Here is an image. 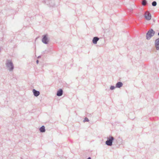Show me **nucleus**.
<instances>
[{
	"label": "nucleus",
	"mask_w": 159,
	"mask_h": 159,
	"mask_svg": "<svg viewBox=\"0 0 159 159\" xmlns=\"http://www.w3.org/2000/svg\"><path fill=\"white\" fill-rule=\"evenodd\" d=\"M37 63H38V60H37Z\"/></svg>",
	"instance_id": "nucleus-17"
},
{
	"label": "nucleus",
	"mask_w": 159,
	"mask_h": 159,
	"mask_svg": "<svg viewBox=\"0 0 159 159\" xmlns=\"http://www.w3.org/2000/svg\"><path fill=\"white\" fill-rule=\"evenodd\" d=\"M155 46L157 50L159 49V38L157 39L155 42Z\"/></svg>",
	"instance_id": "nucleus-5"
},
{
	"label": "nucleus",
	"mask_w": 159,
	"mask_h": 159,
	"mask_svg": "<svg viewBox=\"0 0 159 159\" xmlns=\"http://www.w3.org/2000/svg\"><path fill=\"white\" fill-rule=\"evenodd\" d=\"M89 120V119H88V118H85L84 119V122H88V121Z\"/></svg>",
	"instance_id": "nucleus-14"
},
{
	"label": "nucleus",
	"mask_w": 159,
	"mask_h": 159,
	"mask_svg": "<svg viewBox=\"0 0 159 159\" xmlns=\"http://www.w3.org/2000/svg\"><path fill=\"white\" fill-rule=\"evenodd\" d=\"M123 84L121 82H119L117 83L116 85V87L117 88H120L122 86Z\"/></svg>",
	"instance_id": "nucleus-10"
},
{
	"label": "nucleus",
	"mask_w": 159,
	"mask_h": 159,
	"mask_svg": "<svg viewBox=\"0 0 159 159\" xmlns=\"http://www.w3.org/2000/svg\"><path fill=\"white\" fill-rule=\"evenodd\" d=\"M39 130L41 132H44L45 131V129L44 126H42L39 129Z\"/></svg>",
	"instance_id": "nucleus-11"
},
{
	"label": "nucleus",
	"mask_w": 159,
	"mask_h": 159,
	"mask_svg": "<svg viewBox=\"0 0 159 159\" xmlns=\"http://www.w3.org/2000/svg\"><path fill=\"white\" fill-rule=\"evenodd\" d=\"M63 93V91L61 89H60L59 90L57 93V95L58 96H61L62 95Z\"/></svg>",
	"instance_id": "nucleus-9"
},
{
	"label": "nucleus",
	"mask_w": 159,
	"mask_h": 159,
	"mask_svg": "<svg viewBox=\"0 0 159 159\" xmlns=\"http://www.w3.org/2000/svg\"><path fill=\"white\" fill-rule=\"evenodd\" d=\"M114 138L112 137H110L108 138V140H107L106 142L107 145L108 146H111L112 145L113 140Z\"/></svg>",
	"instance_id": "nucleus-2"
},
{
	"label": "nucleus",
	"mask_w": 159,
	"mask_h": 159,
	"mask_svg": "<svg viewBox=\"0 0 159 159\" xmlns=\"http://www.w3.org/2000/svg\"><path fill=\"white\" fill-rule=\"evenodd\" d=\"M152 5L153 6H155L157 5V2L155 1H154L152 2Z\"/></svg>",
	"instance_id": "nucleus-13"
},
{
	"label": "nucleus",
	"mask_w": 159,
	"mask_h": 159,
	"mask_svg": "<svg viewBox=\"0 0 159 159\" xmlns=\"http://www.w3.org/2000/svg\"><path fill=\"white\" fill-rule=\"evenodd\" d=\"M145 17L147 20H149L151 18V14L148 11L146 12L145 14Z\"/></svg>",
	"instance_id": "nucleus-3"
},
{
	"label": "nucleus",
	"mask_w": 159,
	"mask_h": 159,
	"mask_svg": "<svg viewBox=\"0 0 159 159\" xmlns=\"http://www.w3.org/2000/svg\"><path fill=\"white\" fill-rule=\"evenodd\" d=\"M99 39L97 37H94L93 40V42L94 44H96L97 41Z\"/></svg>",
	"instance_id": "nucleus-8"
},
{
	"label": "nucleus",
	"mask_w": 159,
	"mask_h": 159,
	"mask_svg": "<svg viewBox=\"0 0 159 159\" xmlns=\"http://www.w3.org/2000/svg\"><path fill=\"white\" fill-rule=\"evenodd\" d=\"M115 88V87L113 86H111L110 87V89L111 90L114 89Z\"/></svg>",
	"instance_id": "nucleus-15"
},
{
	"label": "nucleus",
	"mask_w": 159,
	"mask_h": 159,
	"mask_svg": "<svg viewBox=\"0 0 159 159\" xmlns=\"http://www.w3.org/2000/svg\"><path fill=\"white\" fill-rule=\"evenodd\" d=\"M146 1L145 0H143L142 2V5L143 6H145L146 4Z\"/></svg>",
	"instance_id": "nucleus-12"
},
{
	"label": "nucleus",
	"mask_w": 159,
	"mask_h": 159,
	"mask_svg": "<svg viewBox=\"0 0 159 159\" xmlns=\"http://www.w3.org/2000/svg\"><path fill=\"white\" fill-rule=\"evenodd\" d=\"M155 34V32L152 30H149L147 34L146 38L147 39H149Z\"/></svg>",
	"instance_id": "nucleus-1"
},
{
	"label": "nucleus",
	"mask_w": 159,
	"mask_h": 159,
	"mask_svg": "<svg viewBox=\"0 0 159 159\" xmlns=\"http://www.w3.org/2000/svg\"><path fill=\"white\" fill-rule=\"evenodd\" d=\"M33 92L34 93V95L35 96H38L39 95L40 93L39 92L36 91L34 89L33 90Z\"/></svg>",
	"instance_id": "nucleus-7"
},
{
	"label": "nucleus",
	"mask_w": 159,
	"mask_h": 159,
	"mask_svg": "<svg viewBox=\"0 0 159 159\" xmlns=\"http://www.w3.org/2000/svg\"><path fill=\"white\" fill-rule=\"evenodd\" d=\"M7 65L10 68V70H12L13 69V66L11 62L10 61H8L7 64Z\"/></svg>",
	"instance_id": "nucleus-6"
},
{
	"label": "nucleus",
	"mask_w": 159,
	"mask_h": 159,
	"mask_svg": "<svg viewBox=\"0 0 159 159\" xmlns=\"http://www.w3.org/2000/svg\"><path fill=\"white\" fill-rule=\"evenodd\" d=\"M42 42L44 43L47 44L48 42V40L47 37V35H45L44 36L42 40Z\"/></svg>",
	"instance_id": "nucleus-4"
},
{
	"label": "nucleus",
	"mask_w": 159,
	"mask_h": 159,
	"mask_svg": "<svg viewBox=\"0 0 159 159\" xmlns=\"http://www.w3.org/2000/svg\"><path fill=\"white\" fill-rule=\"evenodd\" d=\"M88 159H91V158L90 157H89L88 158Z\"/></svg>",
	"instance_id": "nucleus-16"
}]
</instances>
